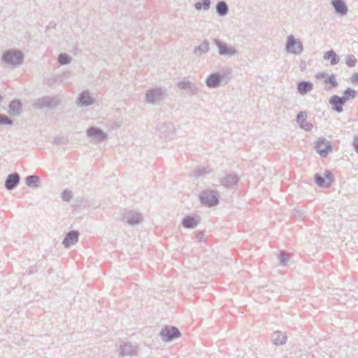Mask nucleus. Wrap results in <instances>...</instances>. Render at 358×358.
<instances>
[{
  "mask_svg": "<svg viewBox=\"0 0 358 358\" xmlns=\"http://www.w3.org/2000/svg\"><path fill=\"white\" fill-rule=\"evenodd\" d=\"M168 93L165 87H156L148 90L145 93V102L159 106L167 97Z\"/></svg>",
  "mask_w": 358,
  "mask_h": 358,
  "instance_id": "1",
  "label": "nucleus"
},
{
  "mask_svg": "<svg viewBox=\"0 0 358 358\" xmlns=\"http://www.w3.org/2000/svg\"><path fill=\"white\" fill-rule=\"evenodd\" d=\"M24 59V55L20 50H8L2 55V62L8 66H19Z\"/></svg>",
  "mask_w": 358,
  "mask_h": 358,
  "instance_id": "2",
  "label": "nucleus"
},
{
  "mask_svg": "<svg viewBox=\"0 0 358 358\" xmlns=\"http://www.w3.org/2000/svg\"><path fill=\"white\" fill-rule=\"evenodd\" d=\"M199 199L201 203L206 206H217L219 203L218 192L212 189L203 190L200 193Z\"/></svg>",
  "mask_w": 358,
  "mask_h": 358,
  "instance_id": "3",
  "label": "nucleus"
},
{
  "mask_svg": "<svg viewBox=\"0 0 358 358\" xmlns=\"http://www.w3.org/2000/svg\"><path fill=\"white\" fill-rule=\"evenodd\" d=\"M213 43L218 50L219 55L221 56L225 57H232L238 54V51L236 49V48L229 45L220 39L214 38Z\"/></svg>",
  "mask_w": 358,
  "mask_h": 358,
  "instance_id": "4",
  "label": "nucleus"
},
{
  "mask_svg": "<svg viewBox=\"0 0 358 358\" xmlns=\"http://www.w3.org/2000/svg\"><path fill=\"white\" fill-rule=\"evenodd\" d=\"M285 50L289 53L300 55L303 50L302 42L293 35H289L287 38Z\"/></svg>",
  "mask_w": 358,
  "mask_h": 358,
  "instance_id": "5",
  "label": "nucleus"
},
{
  "mask_svg": "<svg viewBox=\"0 0 358 358\" xmlns=\"http://www.w3.org/2000/svg\"><path fill=\"white\" fill-rule=\"evenodd\" d=\"M58 104L59 101L55 97L43 96L36 100L33 103V106L36 109L52 108L58 106Z\"/></svg>",
  "mask_w": 358,
  "mask_h": 358,
  "instance_id": "6",
  "label": "nucleus"
},
{
  "mask_svg": "<svg viewBox=\"0 0 358 358\" xmlns=\"http://www.w3.org/2000/svg\"><path fill=\"white\" fill-rule=\"evenodd\" d=\"M160 336L163 341L169 342L180 336V332L178 328L172 326H166L160 331Z\"/></svg>",
  "mask_w": 358,
  "mask_h": 358,
  "instance_id": "7",
  "label": "nucleus"
},
{
  "mask_svg": "<svg viewBox=\"0 0 358 358\" xmlns=\"http://www.w3.org/2000/svg\"><path fill=\"white\" fill-rule=\"evenodd\" d=\"M315 149L322 157H326L333 148L330 141L322 138L316 142Z\"/></svg>",
  "mask_w": 358,
  "mask_h": 358,
  "instance_id": "8",
  "label": "nucleus"
},
{
  "mask_svg": "<svg viewBox=\"0 0 358 358\" xmlns=\"http://www.w3.org/2000/svg\"><path fill=\"white\" fill-rule=\"evenodd\" d=\"M122 220L129 225L134 226L143 221L142 214L135 210H125Z\"/></svg>",
  "mask_w": 358,
  "mask_h": 358,
  "instance_id": "9",
  "label": "nucleus"
},
{
  "mask_svg": "<svg viewBox=\"0 0 358 358\" xmlns=\"http://www.w3.org/2000/svg\"><path fill=\"white\" fill-rule=\"evenodd\" d=\"M87 135L96 143H101L105 141L108 137L107 134L103 130L94 127L87 129Z\"/></svg>",
  "mask_w": 358,
  "mask_h": 358,
  "instance_id": "10",
  "label": "nucleus"
},
{
  "mask_svg": "<svg viewBox=\"0 0 358 358\" xmlns=\"http://www.w3.org/2000/svg\"><path fill=\"white\" fill-rule=\"evenodd\" d=\"M333 175L330 171H325L324 176L316 173L314 176L316 184L322 187H329L332 182Z\"/></svg>",
  "mask_w": 358,
  "mask_h": 358,
  "instance_id": "11",
  "label": "nucleus"
},
{
  "mask_svg": "<svg viewBox=\"0 0 358 358\" xmlns=\"http://www.w3.org/2000/svg\"><path fill=\"white\" fill-rule=\"evenodd\" d=\"M346 102V98L339 96L338 95H333L329 99V103L331 105L333 110L337 113L343 112V106Z\"/></svg>",
  "mask_w": 358,
  "mask_h": 358,
  "instance_id": "12",
  "label": "nucleus"
},
{
  "mask_svg": "<svg viewBox=\"0 0 358 358\" xmlns=\"http://www.w3.org/2000/svg\"><path fill=\"white\" fill-rule=\"evenodd\" d=\"M223 80V76L220 73H213L206 78V84L210 88L218 87Z\"/></svg>",
  "mask_w": 358,
  "mask_h": 358,
  "instance_id": "13",
  "label": "nucleus"
},
{
  "mask_svg": "<svg viewBox=\"0 0 358 358\" xmlns=\"http://www.w3.org/2000/svg\"><path fill=\"white\" fill-rule=\"evenodd\" d=\"M79 232L78 231L72 230L69 231L64 237L62 244L66 248H70L71 245H75L78 241Z\"/></svg>",
  "mask_w": 358,
  "mask_h": 358,
  "instance_id": "14",
  "label": "nucleus"
},
{
  "mask_svg": "<svg viewBox=\"0 0 358 358\" xmlns=\"http://www.w3.org/2000/svg\"><path fill=\"white\" fill-rule=\"evenodd\" d=\"M20 180V175L17 173H11L8 176L5 181V187L8 190L15 189L19 184Z\"/></svg>",
  "mask_w": 358,
  "mask_h": 358,
  "instance_id": "15",
  "label": "nucleus"
},
{
  "mask_svg": "<svg viewBox=\"0 0 358 358\" xmlns=\"http://www.w3.org/2000/svg\"><path fill=\"white\" fill-rule=\"evenodd\" d=\"M94 101V99L92 96L90 95L88 91L83 92L78 100V105L81 107H86L92 105Z\"/></svg>",
  "mask_w": 358,
  "mask_h": 358,
  "instance_id": "16",
  "label": "nucleus"
},
{
  "mask_svg": "<svg viewBox=\"0 0 358 358\" xmlns=\"http://www.w3.org/2000/svg\"><path fill=\"white\" fill-rule=\"evenodd\" d=\"M120 355L124 356H133L137 353L136 346L129 343H124L120 347Z\"/></svg>",
  "mask_w": 358,
  "mask_h": 358,
  "instance_id": "17",
  "label": "nucleus"
},
{
  "mask_svg": "<svg viewBox=\"0 0 358 358\" xmlns=\"http://www.w3.org/2000/svg\"><path fill=\"white\" fill-rule=\"evenodd\" d=\"M331 5L336 13L341 15H345L348 13V8L343 0H332Z\"/></svg>",
  "mask_w": 358,
  "mask_h": 358,
  "instance_id": "18",
  "label": "nucleus"
},
{
  "mask_svg": "<svg viewBox=\"0 0 358 358\" xmlns=\"http://www.w3.org/2000/svg\"><path fill=\"white\" fill-rule=\"evenodd\" d=\"M8 113L13 116H18L22 112V103L18 99L12 101L9 106Z\"/></svg>",
  "mask_w": 358,
  "mask_h": 358,
  "instance_id": "19",
  "label": "nucleus"
},
{
  "mask_svg": "<svg viewBox=\"0 0 358 358\" xmlns=\"http://www.w3.org/2000/svg\"><path fill=\"white\" fill-rule=\"evenodd\" d=\"M287 336L285 332L275 331L271 335V341L275 345H281L285 343Z\"/></svg>",
  "mask_w": 358,
  "mask_h": 358,
  "instance_id": "20",
  "label": "nucleus"
},
{
  "mask_svg": "<svg viewBox=\"0 0 358 358\" xmlns=\"http://www.w3.org/2000/svg\"><path fill=\"white\" fill-rule=\"evenodd\" d=\"M180 90H189L192 94H196L198 92L197 87L189 80H182L177 84Z\"/></svg>",
  "mask_w": 358,
  "mask_h": 358,
  "instance_id": "21",
  "label": "nucleus"
},
{
  "mask_svg": "<svg viewBox=\"0 0 358 358\" xmlns=\"http://www.w3.org/2000/svg\"><path fill=\"white\" fill-rule=\"evenodd\" d=\"M239 177L235 173H229L221 179V182L223 185L229 187L234 185L238 182Z\"/></svg>",
  "mask_w": 358,
  "mask_h": 358,
  "instance_id": "22",
  "label": "nucleus"
},
{
  "mask_svg": "<svg viewBox=\"0 0 358 358\" xmlns=\"http://www.w3.org/2000/svg\"><path fill=\"white\" fill-rule=\"evenodd\" d=\"M215 10L219 16L224 17L229 11L228 4L224 1H220L216 4Z\"/></svg>",
  "mask_w": 358,
  "mask_h": 358,
  "instance_id": "23",
  "label": "nucleus"
},
{
  "mask_svg": "<svg viewBox=\"0 0 358 358\" xmlns=\"http://www.w3.org/2000/svg\"><path fill=\"white\" fill-rule=\"evenodd\" d=\"M313 87L310 81H301L298 83L297 91L300 94L305 95L313 89Z\"/></svg>",
  "mask_w": 358,
  "mask_h": 358,
  "instance_id": "24",
  "label": "nucleus"
},
{
  "mask_svg": "<svg viewBox=\"0 0 358 358\" xmlns=\"http://www.w3.org/2000/svg\"><path fill=\"white\" fill-rule=\"evenodd\" d=\"M199 221L192 216H185L182 221V226L186 229H194L197 227Z\"/></svg>",
  "mask_w": 358,
  "mask_h": 358,
  "instance_id": "25",
  "label": "nucleus"
},
{
  "mask_svg": "<svg viewBox=\"0 0 358 358\" xmlns=\"http://www.w3.org/2000/svg\"><path fill=\"white\" fill-rule=\"evenodd\" d=\"M209 50L210 44L205 40L199 46L194 48L193 52L195 55L200 56L202 54L207 53Z\"/></svg>",
  "mask_w": 358,
  "mask_h": 358,
  "instance_id": "26",
  "label": "nucleus"
},
{
  "mask_svg": "<svg viewBox=\"0 0 358 358\" xmlns=\"http://www.w3.org/2000/svg\"><path fill=\"white\" fill-rule=\"evenodd\" d=\"M323 58L325 60H329L330 61V64L331 65H336L339 62V57H338V55L333 50H330L329 51L325 52Z\"/></svg>",
  "mask_w": 358,
  "mask_h": 358,
  "instance_id": "27",
  "label": "nucleus"
},
{
  "mask_svg": "<svg viewBox=\"0 0 358 358\" xmlns=\"http://www.w3.org/2000/svg\"><path fill=\"white\" fill-rule=\"evenodd\" d=\"M25 183L27 186L31 187H38L39 178L35 175H31L25 178Z\"/></svg>",
  "mask_w": 358,
  "mask_h": 358,
  "instance_id": "28",
  "label": "nucleus"
},
{
  "mask_svg": "<svg viewBox=\"0 0 358 358\" xmlns=\"http://www.w3.org/2000/svg\"><path fill=\"white\" fill-rule=\"evenodd\" d=\"M201 1L196 2L194 4V8L197 10H208L210 6V0H200Z\"/></svg>",
  "mask_w": 358,
  "mask_h": 358,
  "instance_id": "29",
  "label": "nucleus"
},
{
  "mask_svg": "<svg viewBox=\"0 0 358 358\" xmlns=\"http://www.w3.org/2000/svg\"><path fill=\"white\" fill-rule=\"evenodd\" d=\"M211 171H212L208 168H199L194 171V176L196 178H200L206 174L210 173Z\"/></svg>",
  "mask_w": 358,
  "mask_h": 358,
  "instance_id": "30",
  "label": "nucleus"
},
{
  "mask_svg": "<svg viewBox=\"0 0 358 358\" xmlns=\"http://www.w3.org/2000/svg\"><path fill=\"white\" fill-rule=\"evenodd\" d=\"M71 61V57L66 53H61L58 56V62L61 65L69 64Z\"/></svg>",
  "mask_w": 358,
  "mask_h": 358,
  "instance_id": "31",
  "label": "nucleus"
},
{
  "mask_svg": "<svg viewBox=\"0 0 358 358\" xmlns=\"http://www.w3.org/2000/svg\"><path fill=\"white\" fill-rule=\"evenodd\" d=\"M345 60V64L349 67L355 66L356 65L357 62V59L352 55H346Z\"/></svg>",
  "mask_w": 358,
  "mask_h": 358,
  "instance_id": "32",
  "label": "nucleus"
},
{
  "mask_svg": "<svg viewBox=\"0 0 358 358\" xmlns=\"http://www.w3.org/2000/svg\"><path fill=\"white\" fill-rule=\"evenodd\" d=\"M343 94L345 95L343 97L346 98V101L348 99H353L355 98V96H356L355 90L353 89H351L350 87L345 90Z\"/></svg>",
  "mask_w": 358,
  "mask_h": 358,
  "instance_id": "33",
  "label": "nucleus"
},
{
  "mask_svg": "<svg viewBox=\"0 0 358 358\" xmlns=\"http://www.w3.org/2000/svg\"><path fill=\"white\" fill-rule=\"evenodd\" d=\"M278 258H279L280 263L283 266H285V265H287V263L289 261V254L281 251L279 254Z\"/></svg>",
  "mask_w": 358,
  "mask_h": 358,
  "instance_id": "34",
  "label": "nucleus"
},
{
  "mask_svg": "<svg viewBox=\"0 0 358 358\" xmlns=\"http://www.w3.org/2000/svg\"><path fill=\"white\" fill-rule=\"evenodd\" d=\"M13 121L6 115L0 114V125H12Z\"/></svg>",
  "mask_w": 358,
  "mask_h": 358,
  "instance_id": "35",
  "label": "nucleus"
},
{
  "mask_svg": "<svg viewBox=\"0 0 358 358\" xmlns=\"http://www.w3.org/2000/svg\"><path fill=\"white\" fill-rule=\"evenodd\" d=\"M61 197L64 201H69L73 197V194L71 191L65 189L62 192Z\"/></svg>",
  "mask_w": 358,
  "mask_h": 358,
  "instance_id": "36",
  "label": "nucleus"
},
{
  "mask_svg": "<svg viewBox=\"0 0 358 358\" xmlns=\"http://www.w3.org/2000/svg\"><path fill=\"white\" fill-rule=\"evenodd\" d=\"M307 118V113L305 111L299 112L296 117V120L298 124H301L302 122H304Z\"/></svg>",
  "mask_w": 358,
  "mask_h": 358,
  "instance_id": "37",
  "label": "nucleus"
},
{
  "mask_svg": "<svg viewBox=\"0 0 358 358\" xmlns=\"http://www.w3.org/2000/svg\"><path fill=\"white\" fill-rule=\"evenodd\" d=\"M324 83H329L333 87H336L338 85V83L336 80L334 75L327 76L326 79L324 80Z\"/></svg>",
  "mask_w": 358,
  "mask_h": 358,
  "instance_id": "38",
  "label": "nucleus"
},
{
  "mask_svg": "<svg viewBox=\"0 0 358 358\" xmlns=\"http://www.w3.org/2000/svg\"><path fill=\"white\" fill-rule=\"evenodd\" d=\"M299 126L301 129H304L306 131H310L313 128V124L308 122L306 120L299 124Z\"/></svg>",
  "mask_w": 358,
  "mask_h": 358,
  "instance_id": "39",
  "label": "nucleus"
},
{
  "mask_svg": "<svg viewBox=\"0 0 358 358\" xmlns=\"http://www.w3.org/2000/svg\"><path fill=\"white\" fill-rule=\"evenodd\" d=\"M353 146H354L356 152L358 153V137H357V136L354 137Z\"/></svg>",
  "mask_w": 358,
  "mask_h": 358,
  "instance_id": "40",
  "label": "nucleus"
},
{
  "mask_svg": "<svg viewBox=\"0 0 358 358\" xmlns=\"http://www.w3.org/2000/svg\"><path fill=\"white\" fill-rule=\"evenodd\" d=\"M327 76H329V75H328L325 73H320L317 74V78H323L324 80H325Z\"/></svg>",
  "mask_w": 358,
  "mask_h": 358,
  "instance_id": "41",
  "label": "nucleus"
},
{
  "mask_svg": "<svg viewBox=\"0 0 358 358\" xmlns=\"http://www.w3.org/2000/svg\"><path fill=\"white\" fill-rule=\"evenodd\" d=\"M352 82H355V81H358V73H355L352 77Z\"/></svg>",
  "mask_w": 358,
  "mask_h": 358,
  "instance_id": "42",
  "label": "nucleus"
},
{
  "mask_svg": "<svg viewBox=\"0 0 358 358\" xmlns=\"http://www.w3.org/2000/svg\"><path fill=\"white\" fill-rule=\"evenodd\" d=\"M203 234L202 233H199L198 235H197V238L199 241H201L202 238H203Z\"/></svg>",
  "mask_w": 358,
  "mask_h": 358,
  "instance_id": "43",
  "label": "nucleus"
},
{
  "mask_svg": "<svg viewBox=\"0 0 358 358\" xmlns=\"http://www.w3.org/2000/svg\"><path fill=\"white\" fill-rule=\"evenodd\" d=\"M296 212L299 214V215H301V213H300L299 210H296Z\"/></svg>",
  "mask_w": 358,
  "mask_h": 358,
  "instance_id": "44",
  "label": "nucleus"
},
{
  "mask_svg": "<svg viewBox=\"0 0 358 358\" xmlns=\"http://www.w3.org/2000/svg\"><path fill=\"white\" fill-rule=\"evenodd\" d=\"M2 100V97L0 95V101Z\"/></svg>",
  "mask_w": 358,
  "mask_h": 358,
  "instance_id": "45",
  "label": "nucleus"
}]
</instances>
